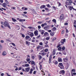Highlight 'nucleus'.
<instances>
[{"label": "nucleus", "instance_id": "nucleus-1", "mask_svg": "<svg viewBox=\"0 0 76 76\" xmlns=\"http://www.w3.org/2000/svg\"><path fill=\"white\" fill-rule=\"evenodd\" d=\"M1 23L3 25H4L5 27L9 25V23H8L7 21H5L4 22H1Z\"/></svg>", "mask_w": 76, "mask_h": 76}, {"label": "nucleus", "instance_id": "nucleus-2", "mask_svg": "<svg viewBox=\"0 0 76 76\" xmlns=\"http://www.w3.org/2000/svg\"><path fill=\"white\" fill-rule=\"evenodd\" d=\"M28 32V33H27L28 35H30L31 38H32V37H34V35L33 32Z\"/></svg>", "mask_w": 76, "mask_h": 76}, {"label": "nucleus", "instance_id": "nucleus-3", "mask_svg": "<svg viewBox=\"0 0 76 76\" xmlns=\"http://www.w3.org/2000/svg\"><path fill=\"white\" fill-rule=\"evenodd\" d=\"M39 54L40 55H41L42 56H45V55H46V53L45 52H43V53H39Z\"/></svg>", "mask_w": 76, "mask_h": 76}, {"label": "nucleus", "instance_id": "nucleus-4", "mask_svg": "<svg viewBox=\"0 0 76 76\" xmlns=\"http://www.w3.org/2000/svg\"><path fill=\"white\" fill-rule=\"evenodd\" d=\"M59 64L61 66V67H60V68L61 69H63V68H64L63 65V64L62 63H59Z\"/></svg>", "mask_w": 76, "mask_h": 76}, {"label": "nucleus", "instance_id": "nucleus-5", "mask_svg": "<svg viewBox=\"0 0 76 76\" xmlns=\"http://www.w3.org/2000/svg\"><path fill=\"white\" fill-rule=\"evenodd\" d=\"M66 41V39H63L61 40V43L62 44H64V43Z\"/></svg>", "mask_w": 76, "mask_h": 76}, {"label": "nucleus", "instance_id": "nucleus-6", "mask_svg": "<svg viewBox=\"0 0 76 76\" xmlns=\"http://www.w3.org/2000/svg\"><path fill=\"white\" fill-rule=\"evenodd\" d=\"M44 29L45 30H47L48 29H50V26H46V27H44Z\"/></svg>", "mask_w": 76, "mask_h": 76}, {"label": "nucleus", "instance_id": "nucleus-7", "mask_svg": "<svg viewBox=\"0 0 76 76\" xmlns=\"http://www.w3.org/2000/svg\"><path fill=\"white\" fill-rule=\"evenodd\" d=\"M58 62H62L63 61V60L60 58H58Z\"/></svg>", "mask_w": 76, "mask_h": 76}, {"label": "nucleus", "instance_id": "nucleus-8", "mask_svg": "<svg viewBox=\"0 0 76 76\" xmlns=\"http://www.w3.org/2000/svg\"><path fill=\"white\" fill-rule=\"evenodd\" d=\"M64 73H65V72L64 70H61L59 72V73L60 75H61V74H64Z\"/></svg>", "mask_w": 76, "mask_h": 76}, {"label": "nucleus", "instance_id": "nucleus-9", "mask_svg": "<svg viewBox=\"0 0 76 76\" xmlns=\"http://www.w3.org/2000/svg\"><path fill=\"white\" fill-rule=\"evenodd\" d=\"M38 31L36 30L34 32V35H36V36H38Z\"/></svg>", "mask_w": 76, "mask_h": 76}, {"label": "nucleus", "instance_id": "nucleus-10", "mask_svg": "<svg viewBox=\"0 0 76 76\" xmlns=\"http://www.w3.org/2000/svg\"><path fill=\"white\" fill-rule=\"evenodd\" d=\"M44 35L45 37H48V36L49 35V34H48V32H45L44 34Z\"/></svg>", "mask_w": 76, "mask_h": 76}, {"label": "nucleus", "instance_id": "nucleus-11", "mask_svg": "<svg viewBox=\"0 0 76 76\" xmlns=\"http://www.w3.org/2000/svg\"><path fill=\"white\" fill-rule=\"evenodd\" d=\"M26 72H28L29 71V70H30V67H27L25 69Z\"/></svg>", "mask_w": 76, "mask_h": 76}, {"label": "nucleus", "instance_id": "nucleus-12", "mask_svg": "<svg viewBox=\"0 0 76 76\" xmlns=\"http://www.w3.org/2000/svg\"><path fill=\"white\" fill-rule=\"evenodd\" d=\"M38 58L39 60H41V59L42 58V56L41 55H38Z\"/></svg>", "mask_w": 76, "mask_h": 76}, {"label": "nucleus", "instance_id": "nucleus-13", "mask_svg": "<svg viewBox=\"0 0 76 76\" xmlns=\"http://www.w3.org/2000/svg\"><path fill=\"white\" fill-rule=\"evenodd\" d=\"M52 58V57L51 56H50L49 58V63H51V59Z\"/></svg>", "mask_w": 76, "mask_h": 76}, {"label": "nucleus", "instance_id": "nucleus-14", "mask_svg": "<svg viewBox=\"0 0 76 76\" xmlns=\"http://www.w3.org/2000/svg\"><path fill=\"white\" fill-rule=\"evenodd\" d=\"M2 5L4 7L6 8V6H7V4L6 3H4L2 4Z\"/></svg>", "mask_w": 76, "mask_h": 76}, {"label": "nucleus", "instance_id": "nucleus-15", "mask_svg": "<svg viewBox=\"0 0 76 76\" xmlns=\"http://www.w3.org/2000/svg\"><path fill=\"white\" fill-rule=\"evenodd\" d=\"M47 25V24L45 23H44V24H42V25H41V26L42 27H44V26H46V25Z\"/></svg>", "mask_w": 76, "mask_h": 76}, {"label": "nucleus", "instance_id": "nucleus-16", "mask_svg": "<svg viewBox=\"0 0 76 76\" xmlns=\"http://www.w3.org/2000/svg\"><path fill=\"white\" fill-rule=\"evenodd\" d=\"M46 7L45 5H42L40 7V9H44V7Z\"/></svg>", "mask_w": 76, "mask_h": 76}, {"label": "nucleus", "instance_id": "nucleus-17", "mask_svg": "<svg viewBox=\"0 0 76 76\" xmlns=\"http://www.w3.org/2000/svg\"><path fill=\"white\" fill-rule=\"evenodd\" d=\"M2 56H6V52L5 51H4L2 53Z\"/></svg>", "mask_w": 76, "mask_h": 76}, {"label": "nucleus", "instance_id": "nucleus-18", "mask_svg": "<svg viewBox=\"0 0 76 76\" xmlns=\"http://www.w3.org/2000/svg\"><path fill=\"white\" fill-rule=\"evenodd\" d=\"M56 29H57V28H56L55 27H54L53 28H52L51 30H52L53 31H56Z\"/></svg>", "mask_w": 76, "mask_h": 76}, {"label": "nucleus", "instance_id": "nucleus-19", "mask_svg": "<svg viewBox=\"0 0 76 76\" xmlns=\"http://www.w3.org/2000/svg\"><path fill=\"white\" fill-rule=\"evenodd\" d=\"M64 61V62H67V60H68V59L67 58H63Z\"/></svg>", "mask_w": 76, "mask_h": 76}, {"label": "nucleus", "instance_id": "nucleus-20", "mask_svg": "<svg viewBox=\"0 0 76 76\" xmlns=\"http://www.w3.org/2000/svg\"><path fill=\"white\" fill-rule=\"evenodd\" d=\"M64 18V15L62 14L60 16V18L61 19H63Z\"/></svg>", "mask_w": 76, "mask_h": 76}, {"label": "nucleus", "instance_id": "nucleus-21", "mask_svg": "<svg viewBox=\"0 0 76 76\" xmlns=\"http://www.w3.org/2000/svg\"><path fill=\"white\" fill-rule=\"evenodd\" d=\"M33 70L32 68L31 69L29 73H30V74H32V71H33Z\"/></svg>", "mask_w": 76, "mask_h": 76}, {"label": "nucleus", "instance_id": "nucleus-22", "mask_svg": "<svg viewBox=\"0 0 76 76\" xmlns=\"http://www.w3.org/2000/svg\"><path fill=\"white\" fill-rule=\"evenodd\" d=\"M54 35V32H52L50 33V36L53 37V36Z\"/></svg>", "mask_w": 76, "mask_h": 76}, {"label": "nucleus", "instance_id": "nucleus-23", "mask_svg": "<svg viewBox=\"0 0 76 76\" xmlns=\"http://www.w3.org/2000/svg\"><path fill=\"white\" fill-rule=\"evenodd\" d=\"M31 64H32V65L34 64V66L35 65V62H34V61H31Z\"/></svg>", "mask_w": 76, "mask_h": 76}, {"label": "nucleus", "instance_id": "nucleus-24", "mask_svg": "<svg viewBox=\"0 0 76 76\" xmlns=\"http://www.w3.org/2000/svg\"><path fill=\"white\" fill-rule=\"evenodd\" d=\"M46 40H47V41H48V40H49V39H50V37L49 36L48 37H47L46 38Z\"/></svg>", "mask_w": 76, "mask_h": 76}, {"label": "nucleus", "instance_id": "nucleus-25", "mask_svg": "<svg viewBox=\"0 0 76 76\" xmlns=\"http://www.w3.org/2000/svg\"><path fill=\"white\" fill-rule=\"evenodd\" d=\"M73 7H72L70 6H69V10H72V9H73Z\"/></svg>", "mask_w": 76, "mask_h": 76}, {"label": "nucleus", "instance_id": "nucleus-26", "mask_svg": "<svg viewBox=\"0 0 76 76\" xmlns=\"http://www.w3.org/2000/svg\"><path fill=\"white\" fill-rule=\"evenodd\" d=\"M41 48V46L40 45H39L37 47V50H39V48Z\"/></svg>", "mask_w": 76, "mask_h": 76}, {"label": "nucleus", "instance_id": "nucleus-27", "mask_svg": "<svg viewBox=\"0 0 76 76\" xmlns=\"http://www.w3.org/2000/svg\"><path fill=\"white\" fill-rule=\"evenodd\" d=\"M52 54L53 56H54L56 54V52H55V50H54L53 51Z\"/></svg>", "mask_w": 76, "mask_h": 76}, {"label": "nucleus", "instance_id": "nucleus-28", "mask_svg": "<svg viewBox=\"0 0 76 76\" xmlns=\"http://www.w3.org/2000/svg\"><path fill=\"white\" fill-rule=\"evenodd\" d=\"M12 20L13 22H16V21H17L16 20V19H14L13 18H12Z\"/></svg>", "mask_w": 76, "mask_h": 76}, {"label": "nucleus", "instance_id": "nucleus-29", "mask_svg": "<svg viewBox=\"0 0 76 76\" xmlns=\"http://www.w3.org/2000/svg\"><path fill=\"white\" fill-rule=\"evenodd\" d=\"M67 1H69V3L71 4L72 3V0H66Z\"/></svg>", "mask_w": 76, "mask_h": 76}, {"label": "nucleus", "instance_id": "nucleus-30", "mask_svg": "<svg viewBox=\"0 0 76 76\" xmlns=\"http://www.w3.org/2000/svg\"><path fill=\"white\" fill-rule=\"evenodd\" d=\"M53 63H54L56 65L57 64H58V62L57 61H56L55 62H53Z\"/></svg>", "mask_w": 76, "mask_h": 76}, {"label": "nucleus", "instance_id": "nucleus-31", "mask_svg": "<svg viewBox=\"0 0 76 76\" xmlns=\"http://www.w3.org/2000/svg\"><path fill=\"white\" fill-rule=\"evenodd\" d=\"M45 47L46 48H49V46H48V45L47 44H46L45 45Z\"/></svg>", "mask_w": 76, "mask_h": 76}, {"label": "nucleus", "instance_id": "nucleus-32", "mask_svg": "<svg viewBox=\"0 0 76 76\" xmlns=\"http://www.w3.org/2000/svg\"><path fill=\"white\" fill-rule=\"evenodd\" d=\"M37 23H38V24H42V22L41 21H39L37 22Z\"/></svg>", "mask_w": 76, "mask_h": 76}, {"label": "nucleus", "instance_id": "nucleus-33", "mask_svg": "<svg viewBox=\"0 0 76 76\" xmlns=\"http://www.w3.org/2000/svg\"><path fill=\"white\" fill-rule=\"evenodd\" d=\"M26 43L27 44V45H29V44L28 42V41H26Z\"/></svg>", "mask_w": 76, "mask_h": 76}, {"label": "nucleus", "instance_id": "nucleus-34", "mask_svg": "<svg viewBox=\"0 0 76 76\" xmlns=\"http://www.w3.org/2000/svg\"><path fill=\"white\" fill-rule=\"evenodd\" d=\"M62 51L63 52V54H64V55H66V52L65 51L63 50Z\"/></svg>", "mask_w": 76, "mask_h": 76}, {"label": "nucleus", "instance_id": "nucleus-35", "mask_svg": "<svg viewBox=\"0 0 76 76\" xmlns=\"http://www.w3.org/2000/svg\"><path fill=\"white\" fill-rule=\"evenodd\" d=\"M29 36H27L26 37V39H29Z\"/></svg>", "mask_w": 76, "mask_h": 76}, {"label": "nucleus", "instance_id": "nucleus-36", "mask_svg": "<svg viewBox=\"0 0 76 76\" xmlns=\"http://www.w3.org/2000/svg\"><path fill=\"white\" fill-rule=\"evenodd\" d=\"M44 31H43V30H42L41 32V34L43 35L44 34Z\"/></svg>", "mask_w": 76, "mask_h": 76}, {"label": "nucleus", "instance_id": "nucleus-37", "mask_svg": "<svg viewBox=\"0 0 76 76\" xmlns=\"http://www.w3.org/2000/svg\"><path fill=\"white\" fill-rule=\"evenodd\" d=\"M26 67H29V65L28 64H25Z\"/></svg>", "mask_w": 76, "mask_h": 76}, {"label": "nucleus", "instance_id": "nucleus-38", "mask_svg": "<svg viewBox=\"0 0 76 76\" xmlns=\"http://www.w3.org/2000/svg\"><path fill=\"white\" fill-rule=\"evenodd\" d=\"M28 28H29L30 29H32L33 28L31 26H29L28 27Z\"/></svg>", "mask_w": 76, "mask_h": 76}, {"label": "nucleus", "instance_id": "nucleus-39", "mask_svg": "<svg viewBox=\"0 0 76 76\" xmlns=\"http://www.w3.org/2000/svg\"><path fill=\"white\" fill-rule=\"evenodd\" d=\"M52 21L54 22H55V23H56V20L55 19H53L52 20Z\"/></svg>", "mask_w": 76, "mask_h": 76}, {"label": "nucleus", "instance_id": "nucleus-40", "mask_svg": "<svg viewBox=\"0 0 76 76\" xmlns=\"http://www.w3.org/2000/svg\"><path fill=\"white\" fill-rule=\"evenodd\" d=\"M27 58H30V56L29 55H27Z\"/></svg>", "mask_w": 76, "mask_h": 76}, {"label": "nucleus", "instance_id": "nucleus-41", "mask_svg": "<svg viewBox=\"0 0 76 76\" xmlns=\"http://www.w3.org/2000/svg\"><path fill=\"white\" fill-rule=\"evenodd\" d=\"M44 43L45 44H47L48 43V41H46V42H44Z\"/></svg>", "mask_w": 76, "mask_h": 76}, {"label": "nucleus", "instance_id": "nucleus-42", "mask_svg": "<svg viewBox=\"0 0 76 76\" xmlns=\"http://www.w3.org/2000/svg\"><path fill=\"white\" fill-rule=\"evenodd\" d=\"M65 4H66L67 5V6H68V5H69V3L67 2H65Z\"/></svg>", "mask_w": 76, "mask_h": 76}, {"label": "nucleus", "instance_id": "nucleus-43", "mask_svg": "<svg viewBox=\"0 0 76 76\" xmlns=\"http://www.w3.org/2000/svg\"><path fill=\"white\" fill-rule=\"evenodd\" d=\"M31 58L32 59H33V60H34V58H35V56H31Z\"/></svg>", "mask_w": 76, "mask_h": 76}, {"label": "nucleus", "instance_id": "nucleus-44", "mask_svg": "<svg viewBox=\"0 0 76 76\" xmlns=\"http://www.w3.org/2000/svg\"><path fill=\"white\" fill-rule=\"evenodd\" d=\"M12 45H13V46H14V47H16V45L14 43H12Z\"/></svg>", "mask_w": 76, "mask_h": 76}, {"label": "nucleus", "instance_id": "nucleus-45", "mask_svg": "<svg viewBox=\"0 0 76 76\" xmlns=\"http://www.w3.org/2000/svg\"><path fill=\"white\" fill-rule=\"evenodd\" d=\"M62 50H63V51L64 50H65V47H63L62 48Z\"/></svg>", "mask_w": 76, "mask_h": 76}, {"label": "nucleus", "instance_id": "nucleus-46", "mask_svg": "<svg viewBox=\"0 0 76 76\" xmlns=\"http://www.w3.org/2000/svg\"><path fill=\"white\" fill-rule=\"evenodd\" d=\"M36 73H37V71H34L33 72V74L34 75H35V74H36Z\"/></svg>", "mask_w": 76, "mask_h": 76}, {"label": "nucleus", "instance_id": "nucleus-47", "mask_svg": "<svg viewBox=\"0 0 76 76\" xmlns=\"http://www.w3.org/2000/svg\"><path fill=\"white\" fill-rule=\"evenodd\" d=\"M5 2H6L7 4H9V2H8L7 0H5Z\"/></svg>", "mask_w": 76, "mask_h": 76}, {"label": "nucleus", "instance_id": "nucleus-48", "mask_svg": "<svg viewBox=\"0 0 76 76\" xmlns=\"http://www.w3.org/2000/svg\"><path fill=\"white\" fill-rule=\"evenodd\" d=\"M72 72H76V71H75V69H72Z\"/></svg>", "mask_w": 76, "mask_h": 76}, {"label": "nucleus", "instance_id": "nucleus-49", "mask_svg": "<svg viewBox=\"0 0 76 76\" xmlns=\"http://www.w3.org/2000/svg\"><path fill=\"white\" fill-rule=\"evenodd\" d=\"M39 68H40V70H41V69H42V65H40Z\"/></svg>", "mask_w": 76, "mask_h": 76}, {"label": "nucleus", "instance_id": "nucleus-50", "mask_svg": "<svg viewBox=\"0 0 76 76\" xmlns=\"http://www.w3.org/2000/svg\"><path fill=\"white\" fill-rule=\"evenodd\" d=\"M47 6H48V7H49V8H50L51 7V6H50V4H48L47 5Z\"/></svg>", "mask_w": 76, "mask_h": 76}, {"label": "nucleus", "instance_id": "nucleus-51", "mask_svg": "<svg viewBox=\"0 0 76 76\" xmlns=\"http://www.w3.org/2000/svg\"><path fill=\"white\" fill-rule=\"evenodd\" d=\"M27 61L28 62H29V61H30V58H27Z\"/></svg>", "mask_w": 76, "mask_h": 76}, {"label": "nucleus", "instance_id": "nucleus-52", "mask_svg": "<svg viewBox=\"0 0 76 76\" xmlns=\"http://www.w3.org/2000/svg\"><path fill=\"white\" fill-rule=\"evenodd\" d=\"M48 49H46L45 50V52H47L48 51Z\"/></svg>", "mask_w": 76, "mask_h": 76}, {"label": "nucleus", "instance_id": "nucleus-53", "mask_svg": "<svg viewBox=\"0 0 76 76\" xmlns=\"http://www.w3.org/2000/svg\"><path fill=\"white\" fill-rule=\"evenodd\" d=\"M22 72H26V70L24 69H22Z\"/></svg>", "mask_w": 76, "mask_h": 76}, {"label": "nucleus", "instance_id": "nucleus-54", "mask_svg": "<svg viewBox=\"0 0 76 76\" xmlns=\"http://www.w3.org/2000/svg\"><path fill=\"white\" fill-rule=\"evenodd\" d=\"M23 16H25V17H26V18H27V16L26 15L24 14H22Z\"/></svg>", "mask_w": 76, "mask_h": 76}, {"label": "nucleus", "instance_id": "nucleus-55", "mask_svg": "<svg viewBox=\"0 0 76 76\" xmlns=\"http://www.w3.org/2000/svg\"><path fill=\"white\" fill-rule=\"evenodd\" d=\"M1 28H2L3 29H4V26H3L1 25Z\"/></svg>", "mask_w": 76, "mask_h": 76}, {"label": "nucleus", "instance_id": "nucleus-56", "mask_svg": "<svg viewBox=\"0 0 76 76\" xmlns=\"http://www.w3.org/2000/svg\"><path fill=\"white\" fill-rule=\"evenodd\" d=\"M58 50H61V47L58 48Z\"/></svg>", "mask_w": 76, "mask_h": 76}, {"label": "nucleus", "instance_id": "nucleus-57", "mask_svg": "<svg viewBox=\"0 0 76 76\" xmlns=\"http://www.w3.org/2000/svg\"><path fill=\"white\" fill-rule=\"evenodd\" d=\"M74 22V25H76V20H75Z\"/></svg>", "mask_w": 76, "mask_h": 76}, {"label": "nucleus", "instance_id": "nucleus-58", "mask_svg": "<svg viewBox=\"0 0 76 76\" xmlns=\"http://www.w3.org/2000/svg\"><path fill=\"white\" fill-rule=\"evenodd\" d=\"M21 26L23 28H26V27L24 26L23 25H21Z\"/></svg>", "mask_w": 76, "mask_h": 76}, {"label": "nucleus", "instance_id": "nucleus-59", "mask_svg": "<svg viewBox=\"0 0 76 76\" xmlns=\"http://www.w3.org/2000/svg\"><path fill=\"white\" fill-rule=\"evenodd\" d=\"M22 36L23 38H25V35H24L23 34H22Z\"/></svg>", "mask_w": 76, "mask_h": 76}, {"label": "nucleus", "instance_id": "nucleus-60", "mask_svg": "<svg viewBox=\"0 0 76 76\" xmlns=\"http://www.w3.org/2000/svg\"><path fill=\"white\" fill-rule=\"evenodd\" d=\"M38 28L39 29H40L41 28V26H38Z\"/></svg>", "mask_w": 76, "mask_h": 76}, {"label": "nucleus", "instance_id": "nucleus-61", "mask_svg": "<svg viewBox=\"0 0 76 76\" xmlns=\"http://www.w3.org/2000/svg\"><path fill=\"white\" fill-rule=\"evenodd\" d=\"M22 66H23V67H26V66H25V64L22 65Z\"/></svg>", "mask_w": 76, "mask_h": 76}, {"label": "nucleus", "instance_id": "nucleus-62", "mask_svg": "<svg viewBox=\"0 0 76 76\" xmlns=\"http://www.w3.org/2000/svg\"><path fill=\"white\" fill-rule=\"evenodd\" d=\"M39 45H42V42L39 43Z\"/></svg>", "mask_w": 76, "mask_h": 76}, {"label": "nucleus", "instance_id": "nucleus-63", "mask_svg": "<svg viewBox=\"0 0 76 76\" xmlns=\"http://www.w3.org/2000/svg\"><path fill=\"white\" fill-rule=\"evenodd\" d=\"M64 25H68V23H64Z\"/></svg>", "mask_w": 76, "mask_h": 76}, {"label": "nucleus", "instance_id": "nucleus-64", "mask_svg": "<svg viewBox=\"0 0 76 76\" xmlns=\"http://www.w3.org/2000/svg\"><path fill=\"white\" fill-rule=\"evenodd\" d=\"M1 43H3V42H4V41L3 40H1Z\"/></svg>", "mask_w": 76, "mask_h": 76}]
</instances>
